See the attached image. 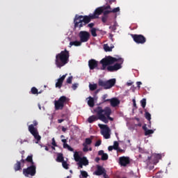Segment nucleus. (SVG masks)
<instances>
[{"label": "nucleus", "instance_id": "obj_1", "mask_svg": "<svg viewBox=\"0 0 178 178\" xmlns=\"http://www.w3.org/2000/svg\"><path fill=\"white\" fill-rule=\"evenodd\" d=\"M124 60L122 58H115L111 56H108L100 60L102 67L100 70H107L108 72H118L122 69V63Z\"/></svg>", "mask_w": 178, "mask_h": 178}, {"label": "nucleus", "instance_id": "obj_2", "mask_svg": "<svg viewBox=\"0 0 178 178\" xmlns=\"http://www.w3.org/2000/svg\"><path fill=\"white\" fill-rule=\"evenodd\" d=\"M95 113L99 116V120L104 122V123H108L109 120L113 122V118L111 117L112 115V108L109 106H106L104 108L102 106H98L94 108Z\"/></svg>", "mask_w": 178, "mask_h": 178}, {"label": "nucleus", "instance_id": "obj_3", "mask_svg": "<svg viewBox=\"0 0 178 178\" xmlns=\"http://www.w3.org/2000/svg\"><path fill=\"white\" fill-rule=\"evenodd\" d=\"M94 19V17H92V14H90L89 15H76L74 19V29H81V27H84V26H87L91 20Z\"/></svg>", "mask_w": 178, "mask_h": 178}, {"label": "nucleus", "instance_id": "obj_4", "mask_svg": "<svg viewBox=\"0 0 178 178\" xmlns=\"http://www.w3.org/2000/svg\"><path fill=\"white\" fill-rule=\"evenodd\" d=\"M70 56V54L67 49H65L64 51H61L60 54H56L55 63L57 67H63L65 65L69 63V58Z\"/></svg>", "mask_w": 178, "mask_h": 178}, {"label": "nucleus", "instance_id": "obj_5", "mask_svg": "<svg viewBox=\"0 0 178 178\" xmlns=\"http://www.w3.org/2000/svg\"><path fill=\"white\" fill-rule=\"evenodd\" d=\"M33 123L28 127V130L33 136L35 140H37L36 144H38V142L41 140V136L38 134V129L35 128L36 126H38V122L33 120Z\"/></svg>", "mask_w": 178, "mask_h": 178}, {"label": "nucleus", "instance_id": "obj_6", "mask_svg": "<svg viewBox=\"0 0 178 178\" xmlns=\"http://www.w3.org/2000/svg\"><path fill=\"white\" fill-rule=\"evenodd\" d=\"M116 84V79H111L107 81H104L102 79H99L98 86L102 87L104 90H110L112 87Z\"/></svg>", "mask_w": 178, "mask_h": 178}, {"label": "nucleus", "instance_id": "obj_7", "mask_svg": "<svg viewBox=\"0 0 178 178\" xmlns=\"http://www.w3.org/2000/svg\"><path fill=\"white\" fill-rule=\"evenodd\" d=\"M67 102L66 96H61L58 100L54 101V108L56 111H62L65 108V104Z\"/></svg>", "mask_w": 178, "mask_h": 178}, {"label": "nucleus", "instance_id": "obj_8", "mask_svg": "<svg viewBox=\"0 0 178 178\" xmlns=\"http://www.w3.org/2000/svg\"><path fill=\"white\" fill-rule=\"evenodd\" d=\"M35 173H37V166L35 164L31 165L27 168L23 169V175L25 177L35 176Z\"/></svg>", "mask_w": 178, "mask_h": 178}, {"label": "nucleus", "instance_id": "obj_9", "mask_svg": "<svg viewBox=\"0 0 178 178\" xmlns=\"http://www.w3.org/2000/svg\"><path fill=\"white\" fill-rule=\"evenodd\" d=\"M99 127L101 129V134L102 135L108 140V138H111V129L108 125L98 124Z\"/></svg>", "mask_w": 178, "mask_h": 178}, {"label": "nucleus", "instance_id": "obj_10", "mask_svg": "<svg viewBox=\"0 0 178 178\" xmlns=\"http://www.w3.org/2000/svg\"><path fill=\"white\" fill-rule=\"evenodd\" d=\"M152 158L154 159L153 163L156 164V163H158L159 159H161L162 158V156L159 154H155L151 156H148L147 159L145 161V162H146L147 166H149V165H151V163H152V161H151Z\"/></svg>", "mask_w": 178, "mask_h": 178}, {"label": "nucleus", "instance_id": "obj_11", "mask_svg": "<svg viewBox=\"0 0 178 178\" xmlns=\"http://www.w3.org/2000/svg\"><path fill=\"white\" fill-rule=\"evenodd\" d=\"M79 37L81 42H87L88 40H90L91 35L90 34V32L87 31H81L79 33Z\"/></svg>", "mask_w": 178, "mask_h": 178}, {"label": "nucleus", "instance_id": "obj_12", "mask_svg": "<svg viewBox=\"0 0 178 178\" xmlns=\"http://www.w3.org/2000/svg\"><path fill=\"white\" fill-rule=\"evenodd\" d=\"M131 37L134 40V41L136 43V44H145V42H147V38H145L144 35H137V34H134V35H131Z\"/></svg>", "mask_w": 178, "mask_h": 178}, {"label": "nucleus", "instance_id": "obj_13", "mask_svg": "<svg viewBox=\"0 0 178 178\" xmlns=\"http://www.w3.org/2000/svg\"><path fill=\"white\" fill-rule=\"evenodd\" d=\"M119 164L120 166L126 167L129 164H130V157L129 156H121L119 158Z\"/></svg>", "mask_w": 178, "mask_h": 178}, {"label": "nucleus", "instance_id": "obj_14", "mask_svg": "<svg viewBox=\"0 0 178 178\" xmlns=\"http://www.w3.org/2000/svg\"><path fill=\"white\" fill-rule=\"evenodd\" d=\"M88 67L90 70H94V69H99L98 68V61L95 59H90L88 61Z\"/></svg>", "mask_w": 178, "mask_h": 178}, {"label": "nucleus", "instance_id": "obj_15", "mask_svg": "<svg viewBox=\"0 0 178 178\" xmlns=\"http://www.w3.org/2000/svg\"><path fill=\"white\" fill-rule=\"evenodd\" d=\"M104 13V8L102 6L98 7L95 9L93 14H92V16L93 17V19H98L99 17V15H102Z\"/></svg>", "mask_w": 178, "mask_h": 178}, {"label": "nucleus", "instance_id": "obj_16", "mask_svg": "<svg viewBox=\"0 0 178 178\" xmlns=\"http://www.w3.org/2000/svg\"><path fill=\"white\" fill-rule=\"evenodd\" d=\"M106 171V170H105L104 168H103L102 165H97V170L93 172V175H95V176H102L104 172Z\"/></svg>", "mask_w": 178, "mask_h": 178}, {"label": "nucleus", "instance_id": "obj_17", "mask_svg": "<svg viewBox=\"0 0 178 178\" xmlns=\"http://www.w3.org/2000/svg\"><path fill=\"white\" fill-rule=\"evenodd\" d=\"M66 76H67V74L63 75L57 80V82L56 83V88H62V86L63 85V81H65V79H66Z\"/></svg>", "mask_w": 178, "mask_h": 178}, {"label": "nucleus", "instance_id": "obj_18", "mask_svg": "<svg viewBox=\"0 0 178 178\" xmlns=\"http://www.w3.org/2000/svg\"><path fill=\"white\" fill-rule=\"evenodd\" d=\"M111 104V106L113 108H116V106H118L120 104V100H119V99L116 98V97H113L112 99H110V100H108Z\"/></svg>", "mask_w": 178, "mask_h": 178}, {"label": "nucleus", "instance_id": "obj_19", "mask_svg": "<svg viewBox=\"0 0 178 178\" xmlns=\"http://www.w3.org/2000/svg\"><path fill=\"white\" fill-rule=\"evenodd\" d=\"M98 155L102 156L101 158L102 161H108V158H109V156H108V154L105 153L104 150H99L98 152Z\"/></svg>", "mask_w": 178, "mask_h": 178}, {"label": "nucleus", "instance_id": "obj_20", "mask_svg": "<svg viewBox=\"0 0 178 178\" xmlns=\"http://www.w3.org/2000/svg\"><path fill=\"white\" fill-rule=\"evenodd\" d=\"M98 120H99V115H92L88 118V123H94V122H97Z\"/></svg>", "mask_w": 178, "mask_h": 178}, {"label": "nucleus", "instance_id": "obj_21", "mask_svg": "<svg viewBox=\"0 0 178 178\" xmlns=\"http://www.w3.org/2000/svg\"><path fill=\"white\" fill-rule=\"evenodd\" d=\"M56 162L62 163L65 161V157H63V154L62 153H58L57 154V158L56 159Z\"/></svg>", "mask_w": 178, "mask_h": 178}, {"label": "nucleus", "instance_id": "obj_22", "mask_svg": "<svg viewBox=\"0 0 178 178\" xmlns=\"http://www.w3.org/2000/svg\"><path fill=\"white\" fill-rule=\"evenodd\" d=\"M113 48H115L114 46L109 47L108 44H104V49L105 52H112V49H113Z\"/></svg>", "mask_w": 178, "mask_h": 178}, {"label": "nucleus", "instance_id": "obj_23", "mask_svg": "<svg viewBox=\"0 0 178 178\" xmlns=\"http://www.w3.org/2000/svg\"><path fill=\"white\" fill-rule=\"evenodd\" d=\"M14 170L15 172H17V170H22V163L20 161H17V163L14 165Z\"/></svg>", "mask_w": 178, "mask_h": 178}, {"label": "nucleus", "instance_id": "obj_24", "mask_svg": "<svg viewBox=\"0 0 178 178\" xmlns=\"http://www.w3.org/2000/svg\"><path fill=\"white\" fill-rule=\"evenodd\" d=\"M26 162H28V163H31V165H35V163L33 161V154H31L30 156H28L26 159Z\"/></svg>", "mask_w": 178, "mask_h": 178}, {"label": "nucleus", "instance_id": "obj_25", "mask_svg": "<svg viewBox=\"0 0 178 178\" xmlns=\"http://www.w3.org/2000/svg\"><path fill=\"white\" fill-rule=\"evenodd\" d=\"M88 105L90 108H94V106L95 105V102H94V98L89 97V100L88 101Z\"/></svg>", "mask_w": 178, "mask_h": 178}, {"label": "nucleus", "instance_id": "obj_26", "mask_svg": "<svg viewBox=\"0 0 178 178\" xmlns=\"http://www.w3.org/2000/svg\"><path fill=\"white\" fill-rule=\"evenodd\" d=\"M79 163L84 166H87V165H88V160L87 159V157H82L81 161H79Z\"/></svg>", "mask_w": 178, "mask_h": 178}, {"label": "nucleus", "instance_id": "obj_27", "mask_svg": "<svg viewBox=\"0 0 178 178\" xmlns=\"http://www.w3.org/2000/svg\"><path fill=\"white\" fill-rule=\"evenodd\" d=\"M73 45H74V47H80V45H81V41H74V42H70V47H73Z\"/></svg>", "mask_w": 178, "mask_h": 178}, {"label": "nucleus", "instance_id": "obj_28", "mask_svg": "<svg viewBox=\"0 0 178 178\" xmlns=\"http://www.w3.org/2000/svg\"><path fill=\"white\" fill-rule=\"evenodd\" d=\"M74 158L76 162H80V161L81 160V157L80 156V154H79V152H76L74 154Z\"/></svg>", "mask_w": 178, "mask_h": 178}, {"label": "nucleus", "instance_id": "obj_29", "mask_svg": "<svg viewBox=\"0 0 178 178\" xmlns=\"http://www.w3.org/2000/svg\"><path fill=\"white\" fill-rule=\"evenodd\" d=\"M98 86L97 85V83H93V84H90L89 85V88L90 90V91H95V90H97Z\"/></svg>", "mask_w": 178, "mask_h": 178}, {"label": "nucleus", "instance_id": "obj_30", "mask_svg": "<svg viewBox=\"0 0 178 178\" xmlns=\"http://www.w3.org/2000/svg\"><path fill=\"white\" fill-rule=\"evenodd\" d=\"M92 140H91V138H86L85 140V143H83V145H90V144H92Z\"/></svg>", "mask_w": 178, "mask_h": 178}, {"label": "nucleus", "instance_id": "obj_31", "mask_svg": "<svg viewBox=\"0 0 178 178\" xmlns=\"http://www.w3.org/2000/svg\"><path fill=\"white\" fill-rule=\"evenodd\" d=\"M31 94H33V95H35V94H41V92H38V89H37V88H35V87H33V88L31 89Z\"/></svg>", "mask_w": 178, "mask_h": 178}, {"label": "nucleus", "instance_id": "obj_32", "mask_svg": "<svg viewBox=\"0 0 178 178\" xmlns=\"http://www.w3.org/2000/svg\"><path fill=\"white\" fill-rule=\"evenodd\" d=\"M63 148L68 149V151H71V152L74 151L73 147H70L67 143H63Z\"/></svg>", "mask_w": 178, "mask_h": 178}, {"label": "nucleus", "instance_id": "obj_33", "mask_svg": "<svg viewBox=\"0 0 178 178\" xmlns=\"http://www.w3.org/2000/svg\"><path fill=\"white\" fill-rule=\"evenodd\" d=\"M90 33L92 35V37H97V29L96 28H92L90 30Z\"/></svg>", "mask_w": 178, "mask_h": 178}, {"label": "nucleus", "instance_id": "obj_34", "mask_svg": "<svg viewBox=\"0 0 178 178\" xmlns=\"http://www.w3.org/2000/svg\"><path fill=\"white\" fill-rule=\"evenodd\" d=\"M145 118L147 119L148 121H149V123H151V114L148 113L147 111L145 112Z\"/></svg>", "mask_w": 178, "mask_h": 178}, {"label": "nucleus", "instance_id": "obj_35", "mask_svg": "<svg viewBox=\"0 0 178 178\" xmlns=\"http://www.w3.org/2000/svg\"><path fill=\"white\" fill-rule=\"evenodd\" d=\"M102 98L103 102H109V101L111 99H106V98H108V95L107 94L104 95Z\"/></svg>", "mask_w": 178, "mask_h": 178}, {"label": "nucleus", "instance_id": "obj_36", "mask_svg": "<svg viewBox=\"0 0 178 178\" xmlns=\"http://www.w3.org/2000/svg\"><path fill=\"white\" fill-rule=\"evenodd\" d=\"M61 163H62L63 168H64V169H66V170L69 169V164L67 163V161H64L61 162Z\"/></svg>", "mask_w": 178, "mask_h": 178}, {"label": "nucleus", "instance_id": "obj_37", "mask_svg": "<svg viewBox=\"0 0 178 178\" xmlns=\"http://www.w3.org/2000/svg\"><path fill=\"white\" fill-rule=\"evenodd\" d=\"M140 104H141V106L144 108H145V106H147V99H143L140 101Z\"/></svg>", "mask_w": 178, "mask_h": 178}, {"label": "nucleus", "instance_id": "obj_38", "mask_svg": "<svg viewBox=\"0 0 178 178\" xmlns=\"http://www.w3.org/2000/svg\"><path fill=\"white\" fill-rule=\"evenodd\" d=\"M150 134H154V130H152V129H147L145 132V136H150Z\"/></svg>", "mask_w": 178, "mask_h": 178}, {"label": "nucleus", "instance_id": "obj_39", "mask_svg": "<svg viewBox=\"0 0 178 178\" xmlns=\"http://www.w3.org/2000/svg\"><path fill=\"white\" fill-rule=\"evenodd\" d=\"M81 175L82 177H83V178L88 177V173L86 171L81 170Z\"/></svg>", "mask_w": 178, "mask_h": 178}, {"label": "nucleus", "instance_id": "obj_40", "mask_svg": "<svg viewBox=\"0 0 178 178\" xmlns=\"http://www.w3.org/2000/svg\"><path fill=\"white\" fill-rule=\"evenodd\" d=\"M108 15H103L102 17V23H106V22H108Z\"/></svg>", "mask_w": 178, "mask_h": 178}, {"label": "nucleus", "instance_id": "obj_41", "mask_svg": "<svg viewBox=\"0 0 178 178\" xmlns=\"http://www.w3.org/2000/svg\"><path fill=\"white\" fill-rule=\"evenodd\" d=\"M65 120H66L67 122H69V116H66V118L58 120V123H62L63 122H65Z\"/></svg>", "mask_w": 178, "mask_h": 178}, {"label": "nucleus", "instance_id": "obj_42", "mask_svg": "<svg viewBox=\"0 0 178 178\" xmlns=\"http://www.w3.org/2000/svg\"><path fill=\"white\" fill-rule=\"evenodd\" d=\"M111 10V13H118V12H120V8L117 7Z\"/></svg>", "mask_w": 178, "mask_h": 178}, {"label": "nucleus", "instance_id": "obj_43", "mask_svg": "<svg viewBox=\"0 0 178 178\" xmlns=\"http://www.w3.org/2000/svg\"><path fill=\"white\" fill-rule=\"evenodd\" d=\"M109 13H112V11L111 10H104L103 11V15L104 16H108V15H109Z\"/></svg>", "mask_w": 178, "mask_h": 178}, {"label": "nucleus", "instance_id": "obj_44", "mask_svg": "<svg viewBox=\"0 0 178 178\" xmlns=\"http://www.w3.org/2000/svg\"><path fill=\"white\" fill-rule=\"evenodd\" d=\"M113 147L115 149H118L119 148V143L118 141H115Z\"/></svg>", "mask_w": 178, "mask_h": 178}, {"label": "nucleus", "instance_id": "obj_45", "mask_svg": "<svg viewBox=\"0 0 178 178\" xmlns=\"http://www.w3.org/2000/svg\"><path fill=\"white\" fill-rule=\"evenodd\" d=\"M72 80H73V76H69L67 79V84H72Z\"/></svg>", "mask_w": 178, "mask_h": 178}, {"label": "nucleus", "instance_id": "obj_46", "mask_svg": "<svg viewBox=\"0 0 178 178\" xmlns=\"http://www.w3.org/2000/svg\"><path fill=\"white\" fill-rule=\"evenodd\" d=\"M83 152H88V146L86 145H83Z\"/></svg>", "mask_w": 178, "mask_h": 178}, {"label": "nucleus", "instance_id": "obj_47", "mask_svg": "<svg viewBox=\"0 0 178 178\" xmlns=\"http://www.w3.org/2000/svg\"><path fill=\"white\" fill-rule=\"evenodd\" d=\"M51 145H53V147H58V145H56V141H55V138H53L51 139Z\"/></svg>", "mask_w": 178, "mask_h": 178}, {"label": "nucleus", "instance_id": "obj_48", "mask_svg": "<svg viewBox=\"0 0 178 178\" xmlns=\"http://www.w3.org/2000/svg\"><path fill=\"white\" fill-rule=\"evenodd\" d=\"M102 8H103V10H107V9H112L111 8V6H102Z\"/></svg>", "mask_w": 178, "mask_h": 178}, {"label": "nucleus", "instance_id": "obj_49", "mask_svg": "<svg viewBox=\"0 0 178 178\" xmlns=\"http://www.w3.org/2000/svg\"><path fill=\"white\" fill-rule=\"evenodd\" d=\"M77 87H79V83H74L72 86V90H76Z\"/></svg>", "mask_w": 178, "mask_h": 178}, {"label": "nucleus", "instance_id": "obj_50", "mask_svg": "<svg viewBox=\"0 0 178 178\" xmlns=\"http://www.w3.org/2000/svg\"><path fill=\"white\" fill-rule=\"evenodd\" d=\"M94 26H95V24L94 23H90L88 24V27H89L90 29H94Z\"/></svg>", "mask_w": 178, "mask_h": 178}, {"label": "nucleus", "instance_id": "obj_51", "mask_svg": "<svg viewBox=\"0 0 178 178\" xmlns=\"http://www.w3.org/2000/svg\"><path fill=\"white\" fill-rule=\"evenodd\" d=\"M142 129L143 130H144L145 132L148 130V128H147V124H145L142 127Z\"/></svg>", "mask_w": 178, "mask_h": 178}, {"label": "nucleus", "instance_id": "obj_52", "mask_svg": "<svg viewBox=\"0 0 178 178\" xmlns=\"http://www.w3.org/2000/svg\"><path fill=\"white\" fill-rule=\"evenodd\" d=\"M102 176H103L104 178H109V176L106 174V170L103 173V175H102Z\"/></svg>", "mask_w": 178, "mask_h": 178}, {"label": "nucleus", "instance_id": "obj_53", "mask_svg": "<svg viewBox=\"0 0 178 178\" xmlns=\"http://www.w3.org/2000/svg\"><path fill=\"white\" fill-rule=\"evenodd\" d=\"M101 140H97L95 143V147H99V145H101Z\"/></svg>", "mask_w": 178, "mask_h": 178}, {"label": "nucleus", "instance_id": "obj_54", "mask_svg": "<svg viewBox=\"0 0 178 178\" xmlns=\"http://www.w3.org/2000/svg\"><path fill=\"white\" fill-rule=\"evenodd\" d=\"M132 102H133V104H134V106L135 108H137V104H136V99H134L132 100Z\"/></svg>", "mask_w": 178, "mask_h": 178}, {"label": "nucleus", "instance_id": "obj_55", "mask_svg": "<svg viewBox=\"0 0 178 178\" xmlns=\"http://www.w3.org/2000/svg\"><path fill=\"white\" fill-rule=\"evenodd\" d=\"M95 162H97L98 163V162H99L101 161V158L99 157H96L95 159Z\"/></svg>", "mask_w": 178, "mask_h": 178}, {"label": "nucleus", "instance_id": "obj_56", "mask_svg": "<svg viewBox=\"0 0 178 178\" xmlns=\"http://www.w3.org/2000/svg\"><path fill=\"white\" fill-rule=\"evenodd\" d=\"M136 84H137V86H138V88H140V86L141 85V84H143V83H141L140 81H138L137 83H136Z\"/></svg>", "mask_w": 178, "mask_h": 178}, {"label": "nucleus", "instance_id": "obj_57", "mask_svg": "<svg viewBox=\"0 0 178 178\" xmlns=\"http://www.w3.org/2000/svg\"><path fill=\"white\" fill-rule=\"evenodd\" d=\"M78 165H79V168H81V169H83V164H82L81 163H80V161L78 163Z\"/></svg>", "mask_w": 178, "mask_h": 178}, {"label": "nucleus", "instance_id": "obj_58", "mask_svg": "<svg viewBox=\"0 0 178 178\" xmlns=\"http://www.w3.org/2000/svg\"><path fill=\"white\" fill-rule=\"evenodd\" d=\"M127 85L130 87V86H133V82L131 81H129V82H127Z\"/></svg>", "mask_w": 178, "mask_h": 178}, {"label": "nucleus", "instance_id": "obj_59", "mask_svg": "<svg viewBox=\"0 0 178 178\" xmlns=\"http://www.w3.org/2000/svg\"><path fill=\"white\" fill-rule=\"evenodd\" d=\"M66 130H67V128H65V127H62V131H63L64 133L66 132Z\"/></svg>", "mask_w": 178, "mask_h": 178}, {"label": "nucleus", "instance_id": "obj_60", "mask_svg": "<svg viewBox=\"0 0 178 178\" xmlns=\"http://www.w3.org/2000/svg\"><path fill=\"white\" fill-rule=\"evenodd\" d=\"M61 141L63 143V144H66V143H67V140L66 139H62Z\"/></svg>", "mask_w": 178, "mask_h": 178}, {"label": "nucleus", "instance_id": "obj_61", "mask_svg": "<svg viewBox=\"0 0 178 178\" xmlns=\"http://www.w3.org/2000/svg\"><path fill=\"white\" fill-rule=\"evenodd\" d=\"M114 149L113 146L108 147V151H112Z\"/></svg>", "mask_w": 178, "mask_h": 178}, {"label": "nucleus", "instance_id": "obj_62", "mask_svg": "<svg viewBox=\"0 0 178 178\" xmlns=\"http://www.w3.org/2000/svg\"><path fill=\"white\" fill-rule=\"evenodd\" d=\"M66 116H68V115H66V114H62L61 115V118H63L64 119H66Z\"/></svg>", "mask_w": 178, "mask_h": 178}, {"label": "nucleus", "instance_id": "obj_63", "mask_svg": "<svg viewBox=\"0 0 178 178\" xmlns=\"http://www.w3.org/2000/svg\"><path fill=\"white\" fill-rule=\"evenodd\" d=\"M21 163H25L26 159H22L21 161H19Z\"/></svg>", "mask_w": 178, "mask_h": 178}, {"label": "nucleus", "instance_id": "obj_64", "mask_svg": "<svg viewBox=\"0 0 178 178\" xmlns=\"http://www.w3.org/2000/svg\"><path fill=\"white\" fill-rule=\"evenodd\" d=\"M109 29H112L113 30H115V26H109Z\"/></svg>", "mask_w": 178, "mask_h": 178}]
</instances>
